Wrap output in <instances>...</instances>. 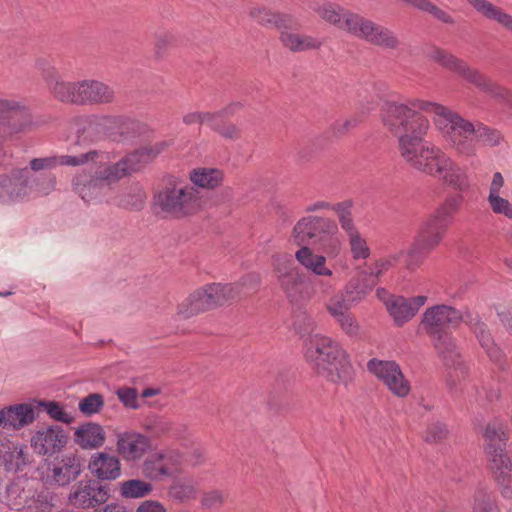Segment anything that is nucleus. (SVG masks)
Masks as SVG:
<instances>
[{
    "label": "nucleus",
    "mask_w": 512,
    "mask_h": 512,
    "mask_svg": "<svg viewBox=\"0 0 512 512\" xmlns=\"http://www.w3.org/2000/svg\"><path fill=\"white\" fill-rule=\"evenodd\" d=\"M393 119L392 134L397 137L398 151L401 158L412 169L441 179L453 189L464 192L470 188L466 169L460 167L442 149L425 142L430 123L409 110Z\"/></svg>",
    "instance_id": "nucleus-1"
},
{
    "label": "nucleus",
    "mask_w": 512,
    "mask_h": 512,
    "mask_svg": "<svg viewBox=\"0 0 512 512\" xmlns=\"http://www.w3.org/2000/svg\"><path fill=\"white\" fill-rule=\"evenodd\" d=\"M403 110H409L422 119H427L422 112L431 114L436 129L451 148L463 156L476 155V124L451 109L434 102L421 99H413L407 102L385 101L380 108V116L384 127L391 134L392 126L389 124L394 123L393 119L400 118Z\"/></svg>",
    "instance_id": "nucleus-2"
},
{
    "label": "nucleus",
    "mask_w": 512,
    "mask_h": 512,
    "mask_svg": "<svg viewBox=\"0 0 512 512\" xmlns=\"http://www.w3.org/2000/svg\"><path fill=\"white\" fill-rule=\"evenodd\" d=\"M338 226L334 220L305 216L298 220L292 230L294 242L300 246L295 252L297 262L312 275L318 277L314 282V292L321 296H327L334 290V286L328 279L334 276L333 270L327 265V258L317 254L307 244L318 235H336Z\"/></svg>",
    "instance_id": "nucleus-3"
},
{
    "label": "nucleus",
    "mask_w": 512,
    "mask_h": 512,
    "mask_svg": "<svg viewBox=\"0 0 512 512\" xmlns=\"http://www.w3.org/2000/svg\"><path fill=\"white\" fill-rule=\"evenodd\" d=\"M461 322L466 323V311L462 312L445 304L428 308L422 319L426 333L432 338L439 357L449 369L447 385L450 390L456 388V382L463 378L468 370L453 339L446 332L447 328L457 327Z\"/></svg>",
    "instance_id": "nucleus-4"
},
{
    "label": "nucleus",
    "mask_w": 512,
    "mask_h": 512,
    "mask_svg": "<svg viewBox=\"0 0 512 512\" xmlns=\"http://www.w3.org/2000/svg\"><path fill=\"white\" fill-rule=\"evenodd\" d=\"M306 358L312 368L327 380L347 384L354 372L344 350L332 339L315 335L310 339Z\"/></svg>",
    "instance_id": "nucleus-5"
},
{
    "label": "nucleus",
    "mask_w": 512,
    "mask_h": 512,
    "mask_svg": "<svg viewBox=\"0 0 512 512\" xmlns=\"http://www.w3.org/2000/svg\"><path fill=\"white\" fill-rule=\"evenodd\" d=\"M54 174L32 175L27 167L12 169L0 175V203L12 204L24 201L33 193L42 197L56 190Z\"/></svg>",
    "instance_id": "nucleus-6"
},
{
    "label": "nucleus",
    "mask_w": 512,
    "mask_h": 512,
    "mask_svg": "<svg viewBox=\"0 0 512 512\" xmlns=\"http://www.w3.org/2000/svg\"><path fill=\"white\" fill-rule=\"evenodd\" d=\"M155 205L165 214L183 218L201 210L203 197L199 190L182 179L169 177L155 195Z\"/></svg>",
    "instance_id": "nucleus-7"
},
{
    "label": "nucleus",
    "mask_w": 512,
    "mask_h": 512,
    "mask_svg": "<svg viewBox=\"0 0 512 512\" xmlns=\"http://www.w3.org/2000/svg\"><path fill=\"white\" fill-rule=\"evenodd\" d=\"M124 177V169L116 162L99 166L93 174H77L72 186L75 193L89 203L102 200L110 192L111 186Z\"/></svg>",
    "instance_id": "nucleus-8"
},
{
    "label": "nucleus",
    "mask_w": 512,
    "mask_h": 512,
    "mask_svg": "<svg viewBox=\"0 0 512 512\" xmlns=\"http://www.w3.org/2000/svg\"><path fill=\"white\" fill-rule=\"evenodd\" d=\"M271 265L279 287L290 303L302 304L310 299L306 276L294 265L290 255L274 254Z\"/></svg>",
    "instance_id": "nucleus-9"
},
{
    "label": "nucleus",
    "mask_w": 512,
    "mask_h": 512,
    "mask_svg": "<svg viewBox=\"0 0 512 512\" xmlns=\"http://www.w3.org/2000/svg\"><path fill=\"white\" fill-rule=\"evenodd\" d=\"M39 126L30 110L21 102L0 99V142Z\"/></svg>",
    "instance_id": "nucleus-10"
},
{
    "label": "nucleus",
    "mask_w": 512,
    "mask_h": 512,
    "mask_svg": "<svg viewBox=\"0 0 512 512\" xmlns=\"http://www.w3.org/2000/svg\"><path fill=\"white\" fill-rule=\"evenodd\" d=\"M349 34L383 49L395 50L400 45L392 30L360 14H357Z\"/></svg>",
    "instance_id": "nucleus-11"
},
{
    "label": "nucleus",
    "mask_w": 512,
    "mask_h": 512,
    "mask_svg": "<svg viewBox=\"0 0 512 512\" xmlns=\"http://www.w3.org/2000/svg\"><path fill=\"white\" fill-rule=\"evenodd\" d=\"M82 470V459L78 455L65 454L47 467L43 478L47 485L64 487L75 481Z\"/></svg>",
    "instance_id": "nucleus-12"
},
{
    "label": "nucleus",
    "mask_w": 512,
    "mask_h": 512,
    "mask_svg": "<svg viewBox=\"0 0 512 512\" xmlns=\"http://www.w3.org/2000/svg\"><path fill=\"white\" fill-rule=\"evenodd\" d=\"M368 369L388 387L397 397H406L410 392V383L403 375L400 366L394 361L372 359Z\"/></svg>",
    "instance_id": "nucleus-13"
},
{
    "label": "nucleus",
    "mask_w": 512,
    "mask_h": 512,
    "mask_svg": "<svg viewBox=\"0 0 512 512\" xmlns=\"http://www.w3.org/2000/svg\"><path fill=\"white\" fill-rule=\"evenodd\" d=\"M152 447L151 439L137 431H124L117 434L116 451L128 463L140 461Z\"/></svg>",
    "instance_id": "nucleus-14"
},
{
    "label": "nucleus",
    "mask_w": 512,
    "mask_h": 512,
    "mask_svg": "<svg viewBox=\"0 0 512 512\" xmlns=\"http://www.w3.org/2000/svg\"><path fill=\"white\" fill-rule=\"evenodd\" d=\"M108 497L107 487L90 479L80 481L74 486L69 493L68 501L77 508L89 509L105 503Z\"/></svg>",
    "instance_id": "nucleus-15"
},
{
    "label": "nucleus",
    "mask_w": 512,
    "mask_h": 512,
    "mask_svg": "<svg viewBox=\"0 0 512 512\" xmlns=\"http://www.w3.org/2000/svg\"><path fill=\"white\" fill-rule=\"evenodd\" d=\"M248 282L257 285L259 278L257 276H247L238 283H211L203 286L212 310L240 299L242 296L241 288L246 286Z\"/></svg>",
    "instance_id": "nucleus-16"
},
{
    "label": "nucleus",
    "mask_w": 512,
    "mask_h": 512,
    "mask_svg": "<svg viewBox=\"0 0 512 512\" xmlns=\"http://www.w3.org/2000/svg\"><path fill=\"white\" fill-rule=\"evenodd\" d=\"M428 57L444 68L457 73L459 76L472 83L477 88L485 77L478 70L471 68L461 59L440 48L435 47L431 49L428 53Z\"/></svg>",
    "instance_id": "nucleus-17"
},
{
    "label": "nucleus",
    "mask_w": 512,
    "mask_h": 512,
    "mask_svg": "<svg viewBox=\"0 0 512 512\" xmlns=\"http://www.w3.org/2000/svg\"><path fill=\"white\" fill-rule=\"evenodd\" d=\"M310 8L322 20L337 27L340 30L347 32L348 34L350 33L357 16V13H354L338 4L331 2H313L310 4Z\"/></svg>",
    "instance_id": "nucleus-18"
},
{
    "label": "nucleus",
    "mask_w": 512,
    "mask_h": 512,
    "mask_svg": "<svg viewBox=\"0 0 512 512\" xmlns=\"http://www.w3.org/2000/svg\"><path fill=\"white\" fill-rule=\"evenodd\" d=\"M490 456L491 469L494 478L500 486L501 494L505 498L512 497V464L506 455L504 447H493L487 451Z\"/></svg>",
    "instance_id": "nucleus-19"
},
{
    "label": "nucleus",
    "mask_w": 512,
    "mask_h": 512,
    "mask_svg": "<svg viewBox=\"0 0 512 512\" xmlns=\"http://www.w3.org/2000/svg\"><path fill=\"white\" fill-rule=\"evenodd\" d=\"M169 146L166 141L156 142L150 144L133 153L128 154L117 163L124 169V175L127 176L131 173L138 172L145 165L152 162L158 155L164 152Z\"/></svg>",
    "instance_id": "nucleus-20"
},
{
    "label": "nucleus",
    "mask_w": 512,
    "mask_h": 512,
    "mask_svg": "<svg viewBox=\"0 0 512 512\" xmlns=\"http://www.w3.org/2000/svg\"><path fill=\"white\" fill-rule=\"evenodd\" d=\"M88 470L98 480L113 481L121 476L120 459L106 452H97L91 455Z\"/></svg>",
    "instance_id": "nucleus-21"
},
{
    "label": "nucleus",
    "mask_w": 512,
    "mask_h": 512,
    "mask_svg": "<svg viewBox=\"0 0 512 512\" xmlns=\"http://www.w3.org/2000/svg\"><path fill=\"white\" fill-rule=\"evenodd\" d=\"M67 438L63 429L58 426L38 430L31 439L34 450L40 455L54 454L62 449Z\"/></svg>",
    "instance_id": "nucleus-22"
},
{
    "label": "nucleus",
    "mask_w": 512,
    "mask_h": 512,
    "mask_svg": "<svg viewBox=\"0 0 512 512\" xmlns=\"http://www.w3.org/2000/svg\"><path fill=\"white\" fill-rule=\"evenodd\" d=\"M426 296H416L412 298H405L402 296L392 297L389 302H386V308L393 318L394 322L401 326L411 320L418 310L425 304Z\"/></svg>",
    "instance_id": "nucleus-23"
},
{
    "label": "nucleus",
    "mask_w": 512,
    "mask_h": 512,
    "mask_svg": "<svg viewBox=\"0 0 512 512\" xmlns=\"http://www.w3.org/2000/svg\"><path fill=\"white\" fill-rule=\"evenodd\" d=\"M466 323L473 330L489 358L495 362H499L502 359V352L494 343L487 325L479 318L478 315L472 314L470 311H466Z\"/></svg>",
    "instance_id": "nucleus-24"
},
{
    "label": "nucleus",
    "mask_w": 512,
    "mask_h": 512,
    "mask_svg": "<svg viewBox=\"0 0 512 512\" xmlns=\"http://www.w3.org/2000/svg\"><path fill=\"white\" fill-rule=\"evenodd\" d=\"M292 26L293 21L290 23L289 27H283L279 30V40L286 49L298 53L317 50L321 47L322 42L320 40L310 35L293 32L291 31Z\"/></svg>",
    "instance_id": "nucleus-25"
},
{
    "label": "nucleus",
    "mask_w": 512,
    "mask_h": 512,
    "mask_svg": "<svg viewBox=\"0 0 512 512\" xmlns=\"http://www.w3.org/2000/svg\"><path fill=\"white\" fill-rule=\"evenodd\" d=\"M249 18L263 27H275L280 30L289 27L292 17L288 14L276 12L264 5L254 4L248 8Z\"/></svg>",
    "instance_id": "nucleus-26"
},
{
    "label": "nucleus",
    "mask_w": 512,
    "mask_h": 512,
    "mask_svg": "<svg viewBox=\"0 0 512 512\" xmlns=\"http://www.w3.org/2000/svg\"><path fill=\"white\" fill-rule=\"evenodd\" d=\"M84 106L110 104L115 92L108 84L96 79H82Z\"/></svg>",
    "instance_id": "nucleus-27"
},
{
    "label": "nucleus",
    "mask_w": 512,
    "mask_h": 512,
    "mask_svg": "<svg viewBox=\"0 0 512 512\" xmlns=\"http://www.w3.org/2000/svg\"><path fill=\"white\" fill-rule=\"evenodd\" d=\"M1 427L20 429L35 419L34 409L29 404H17L0 410Z\"/></svg>",
    "instance_id": "nucleus-28"
},
{
    "label": "nucleus",
    "mask_w": 512,
    "mask_h": 512,
    "mask_svg": "<svg viewBox=\"0 0 512 512\" xmlns=\"http://www.w3.org/2000/svg\"><path fill=\"white\" fill-rule=\"evenodd\" d=\"M171 458L164 453H154L148 456L141 465L142 475L150 480L160 481L172 474Z\"/></svg>",
    "instance_id": "nucleus-29"
},
{
    "label": "nucleus",
    "mask_w": 512,
    "mask_h": 512,
    "mask_svg": "<svg viewBox=\"0 0 512 512\" xmlns=\"http://www.w3.org/2000/svg\"><path fill=\"white\" fill-rule=\"evenodd\" d=\"M106 439L103 427L97 423L88 422L79 426L74 433V441L84 449L101 447Z\"/></svg>",
    "instance_id": "nucleus-30"
},
{
    "label": "nucleus",
    "mask_w": 512,
    "mask_h": 512,
    "mask_svg": "<svg viewBox=\"0 0 512 512\" xmlns=\"http://www.w3.org/2000/svg\"><path fill=\"white\" fill-rule=\"evenodd\" d=\"M445 230L444 226L429 217L420 225L414 242L430 252L440 243Z\"/></svg>",
    "instance_id": "nucleus-31"
},
{
    "label": "nucleus",
    "mask_w": 512,
    "mask_h": 512,
    "mask_svg": "<svg viewBox=\"0 0 512 512\" xmlns=\"http://www.w3.org/2000/svg\"><path fill=\"white\" fill-rule=\"evenodd\" d=\"M212 310L203 287L195 290L177 307V315L182 319H189L200 313Z\"/></svg>",
    "instance_id": "nucleus-32"
},
{
    "label": "nucleus",
    "mask_w": 512,
    "mask_h": 512,
    "mask_svg": "<svg viewBox=\"0 0 512 512\" xmlns=\"http://www.w3.org/2000/svg\"><path fill=\"white\" fill-rule=\"evenodd\" d=\"M212 310L203 287L195 290L177 307V315L182 319H189L200 313Z\"/></svg>",
    "instance_id": "nucleus-33"
},
{
    "label": "nucleus",
    "mask_w": 512,
    "mask_h": 512,
    "mask_svg": "<svg viewBox=\"0 0 512 512\" xmlns=\"http://www.w3.org/2000/svg\"><path fill=\"white\" fill-rule=\"evenodd\" d=\"M376 284L366 275V272L358 270L345 285L344 293L350 297L351 302L358 303L371 293Z\"/></svg>",
    "instance_id": "nucleus-34"
},
{
    "label": "nucleus",
    "mask_w": 512,
    "mask_h": 512,
    "mask_svg": "<svg viewBox=\"0 0 512 512\" xmlns=\"http://www.w3.org/2000/svg\"><path fill=\"white\" fill-rule=\"evenodd\" d=\"M480 14L512 32V16L487 0H467Z\"/></svg>",
    "instance_id": "nucleus-35"
},
{
    "label": "nucleus",
    "mask_w": 512,
    "mask_h": 512,
    "mask_svg": "<svg viewBox=\"0 0 512 512\" xmlns=\"http://www.w3.org/2000/svg\"><path fill=\"white\" fill-rule=\"evenodd\" d=\"M168 495L178 503H189L197 498V484L191 479H177L169 487Z\"/></svg>",
    "instance_id": "nucleus-36"
},
{
    "label": "nucleus",
    "mask_w": 512,
    "mask_h": 512,
    "mask_svg": "<svg viewBox=\"0 0 512 512\" xmlns=\"http://www.w3.org/2000/svg\"><path fill=\"white\" fill-rule=\"evenodd\" d=\"M189 178L197 188L214 189L221 184L223 173L218 169L198 168L190 172Z\"/></svg>",
    "instance_id": "nucleus-37"
},
{
    "label": "nucleus",
    "mask_w": 512,
    "mask_h": 512,
    "mask_svg": "<svg viewBox=\"0 0 512 512\" xmlns=\"http://www.w3.org/2000/svg\"><path fill=\"white\" fill-rule=\"evenodd\" d=\"M462 201L461 195L450 196L429 217L447 228L452 222L453 216L460 209Z\"/></svg>",
    "instance_id": "nucleus-38"
},
{
    "label": "nucleus",
    "mask_w": 512,
    "mask_h": 512,
    "mask_svg": "<svg viewBox=\"0 0 512 512\" xmlns=\"http://www.w3.org/2000/svg\"><path fill=\"white\" fill-rule=\"evenodd\" d=\"M107 156L105 153L90 150L85 153H81L78 155H62V163L65 166H92L95 165L98 168L101 165H107L105 163Z\"/></svg>",
    "instance_id": "nucleus-39"
},
{
    "label": "nucleus",
    "mask_w": 512,
    "mask_h": 512,
    "mask_svg": "<svg viewBox=\"0 0 512 512\" xmlns=\"http://www.w3.org/2000/svg\"><path fill=\"white\" fill-rule=\"evenodd\" d=\"M332 210L335 212L339 225L347 237L359 233L352 214L351 201L336 203L333 205Z\"/></svg>",
    "instance_id": "nucleus-40"
},
{
    "label": "nucleus",
    "mask_w": 512,
    "mask_h": 512,
    "mask_svg": "<svg viewBox=\"0 0 512 512\" xmlns=\"http://www.w3.org/2000/svg\"><path fill=\"white\" fill-rule=\"evenodd\" d=\"M332 210L335 212L339 225L347 237L359 233L352 214L351 201L336 203L333 205Z\"/></svg>",
    "instance_id": "nucleus-41"
},
{
    "label": "nucleus",
    "mask_w": 512,
    "mask_h": 512,
    "mask_svg": "<svg viewBox=\"0 0 512 512\" xmlns=\"http://www.w3.org/2000/svg\"><path fill=\"white\" fill-rule=\"evenodd\" d=\"M152 490V485L141 479H130L120 483V494L124 498H142L149 495Z\"/></svg>",
    "instance_id": "nucleus-42"
},
{
    "label": "nucleus",
    "mask_w": 512,
    "mask_h": 512,
    "mask_svg": "<svg viewBox=\"0 0 512 512\" xmlns=\"http://www.w3.org/2000/svg\"><path fill=\"white\" fill-rule=\"evenodd\" d=\"M478 89L499 102L506 104L512 110V92L488 77H484Z\"/></svg>",
    "instance_id": "nucleus-43"
},
{
    "label": "nucleus",
    "mask_w": 512,
    "mask_h": 512,
    "mask_svg": "<svg viewBox=\"0 0 512 512\" xmlns=\"http://www.w3.org/2000/svg\"><path fill=\"white\" fill-rule=\"evenodd\" d=\"M2 460L8 471L21 470L27 464V451L20 445H12L3 452Z\"/></svg>",
    "instance_id": "nucleus-44"
},
{
    "label": "nucleus",
    "mask_w": 512,
    "mask_h": 512,
    "mask_svg": "<svg viewBox=\"0 0 512 512\" xmlns=\"http://www.w3.org/2000/svg\"><path fill=\"white\" fill-rule=\"evenodd\" d=\"M503 135L496 129L476 123L475 127V147L477 144L484 146L495 147L503 142Z\"/></svg>",
    "instance_id": "nucleus-45"
},
{
    "label": "nucleus",
    "mask_w": 512,
    "mask_h": 512,
    "mask_svg": "<svg viewBox=\"0 0 512 512\" xmlns=\"http://www.w3.org/2000/svg\"><path fill=\"white\" fill-rule=\"evenodd\" d=\"M146 193L139 185L131 186L119 200L120 206L127 209L140 210L145 203Z\"/></svg>",
    "instance_id": "nucleus-46"
},
{
    "label": "nucleus",
    "mask_w": 512,
    "mask_h": 512,
    "mask_svg": "<svg viewBox=\"0 0 512 512\" xmlns=\"http://www.w3.org/2000/svg\"><path fill=\"white\" fill-rule=\"evenodd\" d=\"M59 166H63L62 155H52L32 158L27 168L32 175H41V172L50 171Z\"/></svg>",
    "instance_id": "nucleus-47"
},
{
    "label": "nucleus",
    "mask_w": 512,
    "mask_h": 512,
    "mask_svg": "<svg viewBox=\"0 0 512 512\" xmlns=\"http://www.w3.org/2000/svg\"><path fill=\"white\" fill-rule=\"evenodd\" d=\"M484 437L487 442V451L493 449V447H504L505 441L507 440L503 425L496 421L487 424Z\"/></svg>",
    "instance_id": "nucleus-48"
},
{
    "label": "nucleus",
    "mask_w": 512,
    "mask_h": 512,
    "mask_svg": "<svg viewBox=\"0 0 512 512\" xmlns=\"http://www.w3.org/2000/svg\"><path fill=\"white\" fill-rule=\"evenodd\" d=\"M407 4L431 14L437 20L446 23L453 24L454 19L444 10L440 9L438 6L434 5L429 0H404Z\"/></svg>",
    "instance_id": "nucleus-49"
},
{
    "label": "nucleus",
    "mask_w": 512,
    "mask_h": 512,
    "mask_svg": "<svg viewBox=\"0 0 512 512\" xmlns=\"http://www.w3.org/2000/svg\"><path fill=\"white\" fill-rule=\"evenodd\" d=\"M72 81L63 79L60 75L54 79L47 88L54 100L69 104Z\"/></svg>",
    "instance_id": "nucleus-50"
},
{
    "label": "nucleus",
    "mask_w": 512,
    "mask_h": 512,
    "mask_svg": "<svg viewBox=\"0 0 512 512\" xmlns=\"http://www.w3.org/2000/svg\"><path fill=\"white\" fill-rule=\"evenodd\" d=\"M347 239L352 259L359 261L369 258L371 250L365 237L360 232L347 237Z\"/></svg>",
    "instance_id": "nucleus-51"
},
{
    "label": "nucleus",
    "mask_w": 512,
    "mask_h": 512,
    "mask_svg": "<svg viewBox=\"0 0 512 512\" xmlns=\"http://www.w3.org/2000/svg\"><path fill=\"white\" fill-rule=\"evenodd\" d=\"M474 512H499L496 501L492 493L485 488H479L474 495Z\"/></svg>",
    "instance_id": "nucleus-52"
},
{
    "label": "nucleus",
    "mask_w": 512,
    "mask_h": 512,
    "mask_svg": "<svg viewBox=\"0 0 512 512\" xmlns=\"http://www.w3.org/2000/svg\"><path fill=\"white\" fill-rule=\"evenodd\" d=\"M345 296L346 294L338 293L332 296L325 304L328 313L334 319H337L349 313V309L352 302L350 301V297L346 298Z\"/></svg>",
    "instance_id": "nucleus-53"
},
{
    "label": "nucleus",
    "mask_w": 512,
    "mask_h": 512,
    "mask_svg": "<svg viewBox=\"0 0 512 512\" xmlns=\"http://www.w3.org/2000/svg\"><path fill=\"white\" fill-rule=\"evenodd\" d=\"M104 407V398L99 393H91L80 400L78 408L85 416L99 413Z\"/></svg>",
    "instance_id": "nucleus-54"
},
{
    "label": "nucleus",
    "mask_w": 512,
    "mask_h": 512,
    "mask_svg": "<svg viewBox=\"0 0 512 512\" xmlns=\"http://www.w3.org/2000/svg\"><path fill=\"white\" fill-rule=\"evenodd\" d=\"M428 253L429 252L427 250L413 242L411 247L404 253L406 254V269L409 271H414L419 268Z\"/></svg>",
    "instance_id": "nucleus-55"
},
{
    "label": "nucleus",
    "mask_w": 512,
    "mask_h": 512,
    "mask_svg": "<svg viewBox=\"0 0 512 512\" xmlns=\"http://www.w3.org/2000/svg\"><path fill=\"white\" fill-rule=\"evenodd\" d=\"M225 497V493L218 489L205 491L202 494L200 505L205 510H217L223 506Z\"/></svg>",
    "instance_id": "nucleus-56"
},
{
    "label": "nucleus",
    "mask_w": 512,
    "mask_h": 512,
    "mask_svg": "<svg viewBox=\"0 0 512 512\" xmlns=\"http://www.w3.org/2000/svg\"><path fill=\"white\" fill-rule=\"evenodd\" d=\"M40 406H42L47 414L56 421L70 424L74 420V417L70 413L65 412L58 402L44 401L40 403Z\"/></svg>",
    "instance_id": "nucleus-57"
},
{
    "label": "nucleus",
    "mask_w": 512,
    "mask_h": 512,
    "mask_svg": "<svg viewBox=\"0 0 512 512\" xmlns=\"http://www.w3.org/2000/svg\"><path fill=\"white\" fill-rule=\"evenodd\" d=\"M35 67L40 72L46 85L50 84L60 75L51 60L46 57H39L36 59Z\"/></svg>",
    "instance_id": "nucleus-58"
},
{
    "label": "nucleus",
    "mask_w": 512,
    "mask_h": 512,
    "mask_svg": "<svg viewBox=\"0 0 512 512\" xmlns=\"http://www.w3.org/2000/svg\"><path fill=\"white\" fill-rule=\"evenodd\" d=\"M116 395L125 408L137 410L140 408L138 403V391L133 387H121L117 389Z\"/></svg>",
    "instance_id": "nucleus-59"
},
{
    "label": "nucleus",
    "mask_w": 512,
    "mask_h": 512,
    "mask_svg": "<svg viewBox=\"0 0 512 512\" xmlns=\"http://www.w3.org/2000/svg\"><path fill=\"white\" fill-rule=\"evenodd\" d=\"M448 433L446 424L439 421L432 422L427 428L425 441L428 443L442 442L447 438Z\"/></svg>",
    "instance_id": "nucleus-60"
},
{
    "label": "nucleus",
    "mask_w": 512,
    "mask_h": 512,
    "mask_svg": "<svg viewBox=\"0 0 512 512\" xmlns=\"http://www.w3.org/2000/svg\"><path fill=\"white\" fill-rule=\"evenodd\" d=\"M121 123V117L119 116H111V115H100L93 116L91 120V124L96 128L103 130L104 132L113 134L114 129L119 128V124Z\"/></svg>",
    "instance_id": "nucleus-61"
},
{
    "label": "nucleus",
    "mask_w": 512,
    "mask_h": 512,
    "mask_svg": "<svg viewBox=\"0 0 512 512\" xmlns=\"http://www.w3.org/2000/svg\"><path fill=\"white\" fill-rule=\"evenodd\" d=\"M487 201L493 213L504 215L512 220V203L508 199L495 195V197L487 198Z\"/></svg>",
    "instance_id": "nucleus-62"
},
{
    "label": "nucleus",
    "mask_w": 512,
    "mask_h": 512,
    "mask_svg": "<svg viewBox=\"0 0 512 512\" xmlns=\"http://www.w3.org/2000/svg\"><path fill=\"white\" fill-rule=\"evenodd\" d=\"M335 320L348 336L356 337L360 334V326L352 314L347 313Z\"/></svg>",
    "instance_id": "nucleus-63"
},
{
    "label": "nucleus",
    "mask_w": 512,
    "mask_h": 512,
    "mask_svg": "<svg viewBox=\"0 0 512 512\" xmlns=\"http://www.w3.org/2000/svg\"><path fill=\"white\" fill-rule=\"evenodd\" d=\"M119 134L125 139H131L136 137L141 130L140 123L131 119H124L121 117V123L119 124Z\"/></svg>",
    "instance_id": "nucleus-64"
}]
</instances>
